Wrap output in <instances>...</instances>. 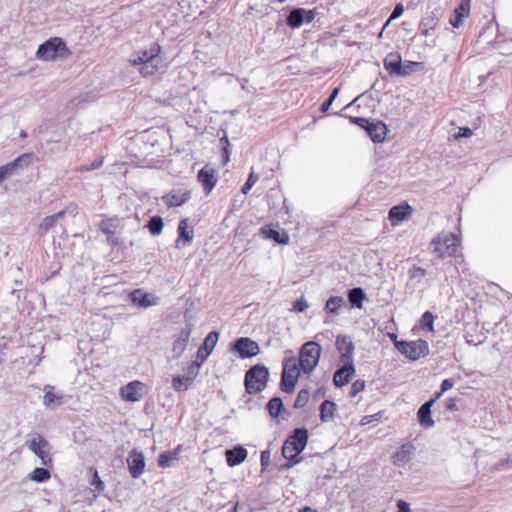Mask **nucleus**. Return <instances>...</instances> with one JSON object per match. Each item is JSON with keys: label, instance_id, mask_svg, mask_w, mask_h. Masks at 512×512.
Segmentation results:
<instances>
[{"label": "nucleus", "instance_id": "7ed1b4c3", "mask_svg": "<svg viewBox=\"0 0 512 512\" xmlns=\"http://www.w3.org/2000/svg\"><path fill=\"white\" fill-rule=\"evenodd\" d=\"M269 379V370L261 364H256L247 370L245 374V390L253 395L262 392Z\"/></svg>", "mask_w": 512, "mask_h": 512}, {"label": "nucleus", "instance_id": "338daca9", "mask_svg": "<svg viewBox=\"0 0 512 512\" xmlns=\"http://www.w3.org/2000/svg\"><path fill=\"white\" fill-rule=\"evenodd\" d=\"M431 29H422V32L425 36H428Z\"/></svg>", "mask_w": 512, "mask_h": 512}, {"label": "nucleus", "instance_id": "4c0bfd02", "mask_svg": "<svg viewBox=\"0 0 512 512\" xmlns=\"http://www.w3.org/2000/svg\"><path fill=\"white\" fill-rule=\"evenodd\" d=\"M163 226H164V222H163L162 217H160V216L151 217L147 223V227L153 236H157V235L161 234Z\"/></svg>", "mask_w": 512, "mask_h": 512}, {"label": "nucleus", "instance_id": "13d9d810", "mask_svg": "<svg viewBox=\"0 0 512 512\" xmlns=\"http://www.w3.org/2000/svg\"><path fill=\"white\" fill-rule=\"evenodd\" d=\"M472 135V130L469 127L460 128L456 138H468Z\"/></svg>", "mask_w": 512, "mask_h": 512}, {"label": "nucleus", "instance_id": "a211bd4d", "mask_svg": "<svg viewBox=\"0 0 512 512\" xmlns=\"http://www.w3.org/2000/svg\"><path fill=\"white\" fill-rule=\"evenodd\" d=\"M192 332L191 326L182 329L174 341L172 353L174 358H179L186 350Z\"/></svg>", "mask_w": 512, "mask_h": 512}, {"label": "nucleus", "instance_id": "f704fd0d", "mask_svg": "<svg viewBox=\"0 0 512 512\" xmlns=\"http://www.w3.org/2000/svg\"><path fill=\"white\" fill-rule=\"evenodd\" d=\"M366 295L362 288L355 287L348 291V300L353 307L361 308Z\"/></svg>", "mask_w": 512, "mask_h": 512}, {"label": "nucleus", "instance_id": "2f4dec72", "mask_svg": "<svg viewBox=\"0 0 512 512\" xmlns=\"http://www.w3.org/2000/svg\"><path fill=\"white\" fill-rule=\"evenodd\" d=\"M410 211H411V207L408 204L393 206L389 210L388 217L392 223L394 221L400 222V221H403L410 214Z\"/></svg>", "mask_w": 512, "mask_h": 512}, {"label": "nucleus", "instance_id": "ea45409f", "mask_svg": "<svg viewBox=\"0 0 512 512\" xmlns=\"http://www.w3.org/2000/svg\"><path fill=\"white\" fill-rule=\"evenodd\" d=\"M345 303L341 296L330 297L325 305V310L332 314H338V309Z\"/></svg>", "mask_w": 512, "mask_h": 512}, {"label": "nucleus", "instance_id": "4468645a", "mask_svg": "<svg viewBox=\"0 0 512 512\" xmlns=\"http://www.w3.org/2000/svg\"><path fill=\"white\" fill-rule=\"evenodd\" d=\"M130 302L140 308L146 309L148 307L158 305L159 297L151 293L144 292L142 289H135L130 292Z\"/></svg>", "mask_w": 512, "mask_h": 512}, {"label": "nucleus", "instance_id": "4d7b16f0", "mask_svg": "<svg viewBox=\"0 0 512 512\" xmlns=\"http://www.w3.org/2000/svg\"><path fill=\"white\" fill-rule=\"evenodd\" d=\"M398 512H411L410 505L404 500H398L396 503Z\"/></svg>", "mask_w": 512, "mask_h": 512}, {"label": "nucleus", "instance_id": "20e7f679", "mask_svg": "<svg viewBox=\"0 0 512 512\" xmlns=\"http://www.w3.org/2000/svg\"><path fill=\"white\" fill-rule=\"evenodd\" d=\"M301 372L302 371L295 356L285 358L280 382L281 390L288 394L292 393Z\"/></svg>", "mask_w": 512, "mask_h": 512}, {"label": "nucleus", "instance_id": "a878e982", "mask_svg": "<svg viewBox=\"0 0 512 512\" xmlns=\"http://www.w3.org/2000/svg\"><path fill=\"white\" fill-rule=\"evenodd\" d=\"M130 458H132V464H130V474L132 477L138 478L143 473L145 468L144 455L134 449L130 452Z\"/></svg>", "mask_w": 512, "mask_h": 512}, {"label": "nucleus", "instance_id": "423d86ee", "mask_svg": "<svg viewBox=\"0 0 512 512\" xmlns=\"http://www.w3.org/2000/svg\"><path fill=\"white\" fill-rule=\"evenodd\" d=\"M395 347L412 361H416L429 354L428 343L422 339L416 341H396Z\"/></svg>", "mask_w": 512, "mask_h": 512}, {"label": "nucleus", "instance_id": "5701e85b", "mask_svg": "<svg viewBox=\"0 0 512 512\" xmlns=\"http://www.w3.org/2000/svg\"><path fill=\"white\" fill-rule=\"evenodd\" d=\"M198 181L203 186L206 194L210 193L212 189L216 185V178L214 176V170L211 168H208L207 166L203 167L197 175Z\"/></svg>", "mask_w": 512, "mask_h": 512}, {"label": "nucleus", "instance_id": "39448f33", "mask_svg": "<svg viewBox=\"0 0 512 512\" xmlns=\"http://www.w3.org/2000/svg\"><path fill=\"white\" fill-rule=\"evenodd\" d=\"M433 253L440 258L454 256L460 246V240L453 233L440 234L431 242Z\"/></svg>", "mask_w": 512, "mask_h": 512}, {"label": "nucleus", "instance_id": "680f3d73", "mask_svg": "<svg viewBox=\"0 0 512 512\" xmlns=\"http://www.w3.org/2000/svg\"><path fill=\"white\" fill-rule=\"evenodd\" d=\"M512 463V455L511 456H508L507 458L505 459H501L496 465H495V469L496 470H500L504 465H507V464H510Z\"/></svg>", "mask_w": 512, "mask_h": 512}, {"label": "nucleus", "instance_id": "f03ea898", "mask_svg": "<svg viewBox=\"0 0 512 512\" xmlns=\"http://www.w3.org/2000/svg\"><path fill=\"white\" fill-rule=\"evenodd\" d=\"M321 351V345L315 341H308L302 345L297 362L302 373L310 375L314 371L319 363Z\"/></svg>", "mask_w": 512, "mask_h": 512}, {"label": "nucleus", "instance_id": "c756f323", "mask_svg": "<svg viewBox=\"0 0 512 512\" xmlns=\"http://www.w3.org/2000/svg\"><path fill=\"white\" fill-rule=\"evenodd\" d=\"M261 233L264 235L266 239H273L275 242L279 244H287L289 242V236L286 232L280 233L279 231L269 226L262 227Z\"/></svg>", "mask_w": 512, "mask_h": 512}, {"label": "nucleus", "instance_id": "dca6fc26", "mask_svg": "<svg viewBox=\"0 0 512 512\" xmlns=\"http://www.w3.org/2000/svg\"><path fill=\"white\" fill-rule=\"evenodd\" d=\"M191 197L188 190L173 189L162 197L163 202L169 207H178L186 203Z\"/></svg>", "mask_w": 512, "mask_h": 512}, {"label": "nucleus", "instance_id": "5fc2aeb1", "mask_svg": "<svg viewBox=\"0 0 512 512\" xmlns=\"http://www.w3.org/2000/svg\"><path fill=\"white\" fill-rule=\"evenodd\" d=\"M270 464V452L268 450L261 452V467L265 470Z\"/></svg>", "mask_w": 512, "mask_h": 512}, {"label": "nucleus", "instance_id": "b1692460", "mask_svg": "<svg viewBox=\"0 0 512 512\" xmlns=\"http://www.w3.org/2000/svg\"><path fill=\"white\" fill-rule=\"evenodd\" d=\"M226 461L230 467L237 466L241 464L247 458V450L242 446L234 447L233 449H228L225 452Z\"/></svg>", "mask_w": 512, "mask_h": 512}, {"label": "nucleus", "instance_id": "6ab92c4d", "mask_svg": "<svg viewBox=\"0 0 512 512\" xmlns=\"http://www.w3.org/2000/svg\"><path fill=\"white\" fill-rule=\"evenodd\" d=\"M355 374V368L353 363H343V366L339 368L333 376V382L335 386L342 387L349 383L350 379Z\"/></svg>", "mask_w": 512, "mask_h": 512}, {"label": "nucleus", "instance_id": "7c9ffc66", "mask_svg": "<svg viewBox=\"0 0 512 512\" xmlns=\"http://www.w3.org/2000/svg\"><path fill=\"white\" fill-rule=\"evenodd\" d=\"M305 9L294 8L286 18V23L291 28H298L304 23Z\"/></svg>", "mask_w": 512, "mask_h": 512}, {"label": "nucleus", "instance_id": "6e6552de", "mask_svg": "<svg viewBox=\"0 0 512 512\" xmlns=\"http://www.w3.org/2000/svg\"><path fill=\"white\" fill-rule=\"evenodd\" d=\"M350 121L363 128L373 142L379 143L385 139L387 127L383 122L374 123L362 117H350Z\"/></svg>", "mask_w": 512, "mask_h": 512}, {"label": "nucleus", "instance_id": "052dcab7", "mask_svg": "<svg viewBox=\"0 0 512 512\" xmlns=\"http://www.w3.org/2000/svg\"><path fill=\"white\" fill-rule=\"evenodd\" d=\"M445 409L448 411H454L457 409L456 400L454 398H449L445 402Z\"/></svg>", "mask_w": 512, "mask_h": 512}, {"label": "nucleus", "instance_id": "4be33fe9", "mask_svg": "<svg viewBox=\"0 0 512 512\" xmlns=\"http://www.w3.org/2000/svg\"><path fill=\"white\" fill-rule=\"evenodd\" d=\"M163 63L162 58H159V61H147L139 64H133V68L144 78H149L154 76L159 69L161 68Z\"/></svg>", "mask_w": 512, "mask_h": 512}, {"label": "nucleus", "instance_id": "a19ab883", "mask_svg": "<svg viewBox=\"0 0 512 512\" xmlns=\"http://www.w3.org/2000/svg\"><path fill=\"white\" fill-rule=\"evenodd\" d=\"M177 459L176 451H165L159 455L158 465L162 468L169 467L170 463Z\"/></svg>", "mask_w": 512, "mask_h": 512}, {"label": "nucleus", "instance_id": "1a4fd4ad", "mask_svg": "<svg viewBox=\"0 0 512 512\" xmlns=\"http://www.w3.org/2000/svg\"><path fill=\"white\" fill-rule=\"evenodd\" d=\"M67 51L65 42L58 37L50 38L38 47L36 56L42 60H54L60 51Z\"/></svg>", "mask_w": 512, "mask_h": 512}, {"label": "nucleus", "instance_id": "603ef678", "mask_svg": "<svg viewBox=\"0 0 512 512\" xmlns=\"http://www.w3.org/2000/svg\"><path fill=\"white\" fill-rule=\"evenodd\" d=\"M454 385V382L451 379H445L441 383L440 391L436 393L434 399H438L444 392L451 389Z\"/></svg>", "mask_w": 512, "mask_h": 512}, {"label": "nucleus", "instance_id": "69168bd1", "mask_svg": "<svg viewBox=\"0 0 512 512\" xmlns=\"http://www.w3.org/2000/svg\"><path fill=\"white\" fill-rule=\"evenodd\" d=\"M300 512H317V511L315 509L310 508V507H305Z\"/></svg>", "mask_w": 512, "mask_h": 512}, {"label": "nucleus", "instance_id": "f257e3e1", "mask_svg": "<svg viewBox=\"0 0 512 512\" xmlns=\"http://www.w3.org/2000/svg\"><path fill=\"white\" fill-rule=\"evenodd\" d=\"M308 442V430L306 428H297L290 435L282 446V455L289 462L284 468H291L293 465L301 462L299 454L305 449Z\"/></svg>", "mask_w": 512, "mask_h": 512}, {"label": "nucleus", "instance_id": "cd10ccee", "mask_svg": "<svg viewBox=\"0 0 512 512\" xmlns=\"http://www.w3.org/2000/svg\"><path fill=\"white\" fill-rule=\"evenodd\" d=\"M52 390L53 386L50 385L44 388L45 395L43 397V404L47 408H55L63 403V395L55 394Z\"/></svg>", "mask_w": 512, "mask_h": 512}, {"label": "nucleus", "instance_id": "393cba45", "mask_svg": "<svg viewBox=\"0 0 512 512\" xmlns=\"http://www.w3.org/2000/svg\"><path fill=\"white\" fill-rule=\"evenodd\" d=\"M436 399H431L425 402L418 410L417 417L419 424L423 427L434 426V420L431 417V407Z\"/></svg>", "mask_w": 512, "mask_h": 512}, {"label": "nucleus", "instance_id": "9b49d317", "mask_svg": "<svg viewBox=\"0 0 512 512\" xmlns=\"http://www.w3.org/2000/svg\"><path fill=\"white\" fill-rule=\"evenodd\" d=\"M336 349L340 354V360L343 363H353V354L355 350L352 338L348 335H338L336 338Z\"/></svg>", "mask_w": 512, "mask_h": 512}, {"label": "nucleus", "instance_id": "79ce46f5", "mask_svg": "<svg viewBox=\"0 0 512 512\" xmlns=\"http://www.w3.org/2000/svg\"><path fill=\"white\" fill-rule=\"evenodd\" d=\"M438 16L437 11L431 12V14L425 16L420 22L421 29H434L437 24Z\"/></svg>", "mask_w": 512, "mask_h": 512}, {"label": "nucleus", "instance_id": "09e8293b", "mask_svg": "<svg viewBox=\"0 0 512 512\" xmlns=\"http://www.w3.org/2000/svg\"><path fill=\"white\" fill-rule=\"evenodd\" d=\"M365 389V381L364 380H361V379H358L356 380L352 386H351V389H350V397H355L358 393H360L361 391H363Z\"/></svg>", "mask_w": 512, "mask_h": 512}, {"label": "nucleus", "instance_id": "72a5a7b5", "mask_svg": "<svg viewBox=\"0 0 512 512\" xmlns=\"http://www.w3.org/2000/svg\"><path fill=\"white\" fill-rule=\"evenodd\" d=\"M336 404L330 400H324L320 405V419L322 422H328L333 419Z\"/></svg>", "mask_w": 512, "mask_h": 512}, {"label": "nucleus", "instance_id": "2eb2a0df", "mask_svg": "<svg viewBox=\"0 0 512 512\" xmlns=\"http://www.w3.org/2000/svg\"><path fill=\"white\" fill-rule=\"evenodd\" d=\"M161 50V46L158 43L154 42L148 48L140 50L136 54V56L132 60H130V64H139L150 60L151 62L159 61V58H161Z\"/></svg>", "mask_w": 512, "mask_h": 512}, {"label": "nucleus", "instance_id": "6e6d98bb", "mask_svg": "<svg viewBox=\"0 0 512 512\" xmlns=\"http://www.w3.org/2000/svg\"><path fill=\"white\" fill-rule=\"evenodd\" d=\"M92 485H95L98 490H103L104 489V483L100 479V477L98 475V472L96 470H94V473H93Z\"/></svg>", "mask_w": 512, "mask_h": 512}, {"label": "nucleus", "instance_id": "0eeeda50", "mask_svg": "<svg viewBox=\"0 0 512 512\" xmlns=\"http://www.w3.org/2000/svg\"><path fill=\"white\" fill-rule=\"evenodd\" d=\"M26 445L30 451L40 458L43 466L49 467L52 465L51 445L42 435L34 434L32 439L26 442Z\"/></svg>", "mask_w": 512, "mask_h": 512}, {"label": "nucleus", "instance_id": "a18cd8bd", "mask_svg": "<svg viewBox=\"0 0 512 512\" xmlns=\"http://www.w3.org/2000/svg\"><path fill=\"white\" fill-rule=\"evenodd\" d=\"M339 91H340V88L336 87L332 90L330 96L328 97L327 100H325L321 106H320V111L322 113H325L329 110L330 106L332 105L333 101L336 99V97L338 96L339 94Z\"/></svg>", "mask_w": 512, "mask_h": 512}, {"label": "nucleus", "instance_id": "3c124183", "mask_svg": "<svg viewBox=\"0 0 512 512\" xmlns=\"http://www.w3.org/2000/svg\"><path fill=\"white\" fill-rule=\"evenodd\" d=\"M102 164H103V158H100V159L94 160L90 165H83V166L79 167L78 170L81 172H86V171L98 169L99 167L102 166Z\"/></svg>", "mask_w": 512, "mask_h": 512}, {"label": "nucleus", "instance_id": "0e129e2a", "mask_svg": "<svg viewBox=\"0 0 512 512\" xmlns=\"http://www.w3.org/2000/svg\"><path fill=\"white\" fill-rule=\"evenodd\" d=\"M120 394L124 400L128 401V385H125L120 389Z\"/></svg>", "mask_w": 512, "mask_h": 512}, {"label": "nucleus", "instance_id": "8fccbe9b", "mask_svg": "<svg viewBox=\"0 0 512 512\" xmlns=\"http://www.w3.org/2000/svg\"><path fill=\"white\" fill-rule=\"evenodd\" d=\"M309 307L307 301L301 297L293 303L292 310L295 312H304Z\"/></svg>", "mask_w": 512, "mask_h": 512}, {"label": "nucleus", "instance_id": "bf43d9fd", "mask_svg": "<svg viewBox=\"0 0 512 512\" xmlns=\"http://www.w3.org/2000/svg\"><path fill=\"white\" fill-rule=\"evenodd\" d=\"M316 14H317V12L315 9H313V10L305 9L304 23H311L315 19Z\"/></svg>", "mask_w": 512, "mask_h": 512}, {"label": "nucleus", "instance_id": "774afa93", "mask_svg": "<svg viewBox=\"0 0 512 512\" xmlns=\"http://www.w3.org/2000/svg\"><path fill=\"white\" fill-rule=\"evenodd\" d=\"M228 512H237V505H235L231 510H229Z\"/></svg>", "mask_w": 512, "mask_h": 512}, {"label": "nucleus", "instance_id": "49530a36", "mask_svg": "<svg viewBox=\"0 0 512 512\" xmlns=\"http://www.w3.org/2000/svg\"><path fill=\"white\" fill-rule=\"evenodd\" d=\"M258 179V175L255 174L254 172H251L248 176L246 183L243 185L241 192L243 194H248V192L251 190V188L254 186Z\"/></svg>", "mask_w": 512, "mask_h": 512}, {"label": "nucleus", "instance_id": "412c9836", "mask_svg": "<svg viewBox=\"0 0 512 512\" xmlns=\"http://www.w3.org/2000/svg\"><path fill=\"white\" fill-rule=\"evenodd\" d=\"M471 0H461L460 4L455 8L453 16L450 17V24L458 28L463 22V19L468 17L470 13Z\"/></svg>", "mask_w": 512, "mask_h": 512}, {"label": "nucleus", "instance_id": "864d4df0", "mask_svg": "<svg viewBox=\"0 0 512 512\" xmlns=\"http://www.w3.org/2000/svg\"><path fill=\"white\" fill-rule=\"evenodd\" d=\"M404 12V7L401 3L395 5L394 10L392 11L389 21L395 20L399 18Z\"/></svg>", "mask_w": 512, "mask_h": 512}, {"label": "nucleus", "instance_id": "58836bf2", "mask_svg": "<svg viewBox=\"0 0 512 512\" xmlns=\"http://www.w3.org/2000/svg\"><path fill=\"white\" fill-rule=\"evenodd\" d=\"M283 409V402L280 397H273L267 404V410L271 417H278Z\"/></svg>", "mask_w": 512, "mask_h": 512}, {"label": "nucleus", "instance_id": "ddd939ff", "mask_svg": "<svg viewBox=\"0 0 512 512\" xmlns=\"http://www.w3.org/2000/svg\"><path fill=\"white\" fill-rule=\"evenodd\" d=\"M385 69L391 76H406L409 71L402 69V57L398 52L389 53L383 61Z\"/></svg>", "mask_w": 512, "mask_h": 512}, {"label": "nucleus", "instance_id": "f3484780", "mask_svg": "<svg viewBox=\"0 0 512 512\" xmlns=\"http://www.w3.org/2000/svg\"><path fill=\"white\" fill-rule=\"evenodd\" d=\"M415 447L411 443L403 444L392 456L393 464L397 467H403L409 463L414 454Z\"/></svg>", "mask_w": 512, "mask_h": 512}, {"label": "nucleus", "instance_id": "de8ad7c7", "mask_svg": "<svg viewBox=\"0 0 512 512\" xmlns=\"http://www.w3.org/2000/svg\"><path fill=\"white\" fill-rule=\"evenodd\" d=\"M427 274V271L422 268V267H419V266H413L410 270H409V276L411 279H416V280H421L423 277H425V275Z\"/></svg>", "mask_w": 512, "mask_h": 512}, {"label": "nucleus", "instance_id": "bb28decb", "mask_svg": "<svg viewBox=\"0 0 512 512\" xmlns=\"http://www.w3.org/2000/svg\"><path fill=\"white\" fill-rule=\"evenodd\" d=\"M30 157L31 154H23L16 158L14 161L6 165L0 166V183L3 180H5L9 175H11L17 167L21 166L23 162H25V164L27 165L28 162L26 160L29 159Z\"/></svg>", "mask_w": 512, "mask_h": 512}, {"label": "nucleus", "instance_id": "9d476101", "mask_svg": "<svg viewBox=\"0 0 512 512\" xmlns=\"http://www.w3.org/2000/svg\"><path fill=\"white\" fill-rule=\"evenodd\" d=\"M241 359L251 358L259 354L260 347L258 343L248 337L238 338L232 347Z\"/></svg>", "mask_w": 512, "mask_h": 512}, {"label": "nucleus", "instance_id": "c9c22d12", "mask_svg": "<svg viewBox=\"0 0 512 512\" xmlns=\"http://www.w3.org/2000/svg\"><path fill=\"white\" fill-rule=\"evenodd\" d=\"M64 215L65 211H60L54 215L45 217L39 224V231L41 233H46L48 230L54 227L55 224L64 217Z\"/></svg>", "mask_w": 512, "mask_h": 512}, {"label": "nucleus", "instance_id": "e2e57ef3", "mask_svg": "<svg viewBox=\"0 0 512 512\" xmlns=\"http://www.w3.org/2000/svg\"><path fill=\"white\" fill-rule=\"evenodd\" d=\"M418 65H420V63H418V62L406 61L404 64H402V69H406L410 73L412 70V67L418 66Z\"/></svg>", "mask_w": 512, "mask_h": 512}, {"label": "nucleus", "instance_id": "aec40b11", "mask_svg": "<svg viewBox=\"0 0 512 512\" xmlns=\"http://www.w3.org/2000/svg\"><path fill=\"white\" fill-rule=\"evenodd\" d=\"M219 338V333L216 331L210 332L204 339L202 346L199 347L197 351V357L201 359V361H205L207 357L211 354L214 347L217 344Z\"/></svg>", "mask_w": 512, "mask_h": 512}, {"label": "nucleus", "instance_id": "e433bc0d", "mask_svg": "<svg viewBox=\"0 0 512 512\" xmlns=\"http://www.w3.org/2000/svg\"><path fill=\"white\" fill-rule=\"evenodd\" d=\"M51 477L50 471L45 467H36L30 474L29 479L38 483L45 482Z\"/></svg>", "mask_w": 512, "mask_h": 512}, {"label": "nucleus", "instance_id": "37998d69", "mask_svg": "<svg viewBox=\"0 0 512 512\" xmlns=\"http://www.w3.org/2000/svg\"><path fill=\"white\" fill-rule=\"evenodd\" d=\"M309 397H310V392L308 389H301L299 392H298V395L294 401V408L295 409H300L302 407H304L307 403H308V400H309Z\"/></svg>", "mask_w": 512, "mask_h": 512}, {"label": "nucleus", "instance_id": "c03bdc74", "mask_svg": "<svg viewBox=\"0 0 512 512\" xmlns=\"http://www.w3.org/2000/svg\"><path fill=\"white\" fill-rule=\"evenodd\" d=\"M433 321H434V316L429 311H426L420 319L422 328L426 329L428 331H433Z\"/></svg>", "mask_w": 512, "mask_h": 512}, {"label": "nucleus", "instance_id": "f8f14e48", "mask_svg": "<svg viewBox=\"0 0 512 512\" xmlns=\"http://www.w3.org/2000/svg\"><path fill=\"white\" fill-rule=\"evenodd\" d=\"M200 364L192 362L188 367V374L183 376H176L172 380V386L174 390L178 392L186 391L194 382L196 375L198 374V368Z\"/></svg>", "mask_w": 512, "mask_h": 512}, {"label": "nucleus", "instance_id": "473e14b6", "mask_svg": "<svg viewBox=\"0 0 512 512\" xmlns=\"http://www.w3.org/2000/svg\"><path fill=\"white\" fill-rule=\"evenodd\" d=\"M147 394V387L143 382H130V402L139 401Z\"/></svg>", "mask_w": 512, "mask_h": 512}, {"label": "nucleus", "instance_id": "c85d7f7f", "mask_svg": "<svg viewBox=\"0 0 512 512\" xmlns=\"http://www.w3.org/2000/svg\"><path fill=\"white\" fill-rule=\"evenodd\" d=\"M178 239L176 240V248L180 247V242L190 243L194 237V231L188 229V219H182L178 224Z\"/></svg>", "mask_w": 512, "mask_h": 512}]
</instances>
